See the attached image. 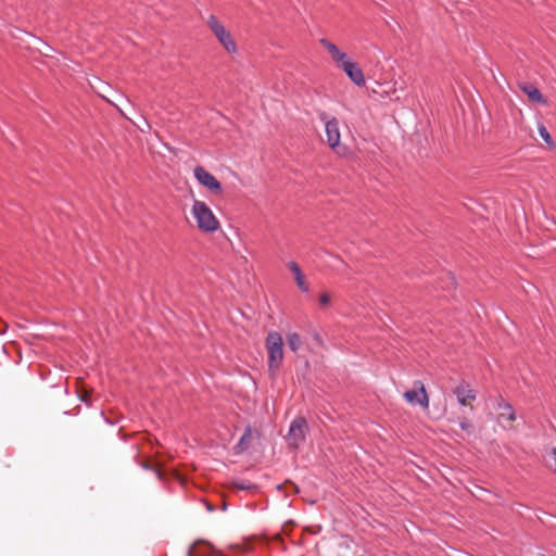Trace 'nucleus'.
Returning a JSON list of instances; mask_svg holds the SVG:
<instances>
[{"mask_svg":"<svg viewBox=\"0 0 556 556\" xmlns=\"http://www.w3.org/2000/svg\"><path fill=\"white\" fill-rule=\"evenodd\" d=\"M552 455H553V457H554V462H555V469H554V470H555V472H556V447H554V448L552 450Z\"/></svg>","mask_w":556,"mask_h":556,"instance_id":"20","label":"nucleus"},{"mask_svg":"<svg viewBox=\"0 0 556 556\" xmlns=\"http://www.w3.org/2000/svg\"><path fill=\"white\" fill-rule=\"evenodd\" d=\"M188 556H194V555L192 554V551H191V549H189V552H188Z\"/></svg>","mask_w":556,"mask_h":556,"instance_id":"23","label":"nucleus"},{"mask_svg":"<svg viewBox=\"0 0 556 556\" xmlns=\"http://www.w3.org/2000/svg\"><path fill=\"white\" fill-rule=\"evenodd\" d=\"M453 393L460 406H467L470 402H473L477 399V392L466 382H462L455 387Z\"/></svg>","mask_w":556,"mask_h":556,"instance_id":"9","label":"nucleus"},{"mask_svg":"<svg viewBox=\"0 0 556 556\" xmlns=\"http://www.w3.org/2000/svg\"><path fill=\"white\" fill-rule=\"evenodd\" d=\"M192 215L198 227L206 232H213L219 227V223L206 203L195 200L192 205Z\"/></svg>","mask_w":556,"mask_h":556,"instance_id":"2","label":"nucleus"},{"mask_svg":"<svg viewBox=\"0 0 556 556\" xmlns=\"http://www.w3.org/2000/svg\"><path fill=\"white\" fill-rule=\"evenodd\" d=\"M340 70L343 71L345 75L351 79V81L355 84L357 87L365 86V76L363 70L361 68L357 62L352 60L348 64H343V66Z\"/></svg>","mask_w":556,"mask_h":556,"instance_id":"8","label":"nucleus"},{"mask_svg":"<svg viewBox=\"0 0 556 556\" xmlns=\"http://www.w3.org/2000/svg\"><path fill=\"white\" fill-rule=\"evenodd\" d=\"M325 128L327 142L332 149H334L336 147L339 146L341 139L338 119L333 117L331 119L326 121Z\"/></svg>","mask_w":556,"mask_h":556,"instance_id":"10","label":"nucleus"},{"mask_svg":"<svg viewBox=\"0 0 556 556\" xmlns=\"http://www.w3.org/2000/svg\"><path fill=\"white\" fill-rule=\"evenodd\" d=\"M458 425L463 431H466L467 433H471L473 431L472 425L469 422V420L465 417L459 418Z\"/></svg>","mask_w":556,"mask_h":556,"instance_id":"17","label":"nucleus"},{"mask_svg":"<svg viewBox=\"0 0 556 556\" xmlns=\"http://www.w3.org/2000/svg\"><path fill=\"white\" fill-rule=\"evenodd\" d=\"M250 437V429L248 428L244 434L240 438L238 446H240L242 450L247 447V441Z\"/></svg>","mask_w":556,"mask_h":556,"instance_id":"18","label":"nucleus"},{"mask_svg":"<svg viewBox=\"0 0 556 556\" xmlns=\"http://www.w3.org/2000/svg\"><path fill=\"white\" fill-rule=\"evenodd\" d=\"M448 280H450V285L451 286H454L455 285V278L453 276H450L448 277Z\"/></svg>","mask_w":556,"mask_h":556,"instance_id":"21","label":"nucleus"},{"mask_svg":"<svg viewBox=\"0 0 556 556\" xmlns=\"http://www.w3.org/2000/svg\"><path fill=\"white\" fill-rule=\"evenodd\" d=\"M319 42L329 52L331 60L338 68H341L343 64H348L352 61V59L345 52L341 51L333 42L327 38H321Z\"/></svg>","mask_w":556,"mask_h":556,"instance_id":"7","label":"nucleus"},{"mask_svg":"<svg viewBox=\"0 0 556 556\" xmlns=\"http://www.w3.org/2000/svg\"><path fill=\"white\" fill-rule=\"evenodd\" d=\"M206 507H207V510H210V511H213V510H214V507H213L212 505H210V504H207V506H206Z\"/></svg>","mask_w":556,"mask_h":556,"instance_id":"22","label":"nucleus"},{"mask_svg":"<svg viewBox=\"0 0 556 556\" xmlns=\"http://www.w3.org/2000/svg\"><path fill=\"white\" fill-rule=\"evenodd\" d=\"M319 302L323 306H327L330 303V296L327 293H323L319 296Z\"/></svg>","mask_w":556,"mask_h":556,"instance_id":"19","label":"nucleus"},{"mask_svg":"<svg viewBox=\"0 0 556 556\" xmlns=\"http://www.w3.org/2000/svg\"><path fill=\"white\" fill-rule=\"evenodd\" d=\"M539 134L547 144H553L552 137L544 125H539Z\"/></svg>","mask_w":556,"mask_h":556,"instance_id":"16","label":"nucleus"},{"mask_svg":"<svg viewBox=\"0 0 556 556\" xmlns=\"http://www.w3.org/2000/svg\"><path fill=\"white\" fill-rule=\"evenodd\" d=\"M404 399L412 405H420L424 408L429 406V397L425 386L420 381L415 382V387L412 390H407L404 393Z\"/></svg>","mask_w":556,"mask_h":556,"instance_id":"6","label":"nucleus"},{"mask_svg":"<svg viewBox=\"0 0 556 556\" xmlns=\"http://www.w3.org/2000/svg\"><path fill=\"white\" fill-rule=\"evenodd\" d=\"M521 90L529 97V99L536 103H545V99L541 91L531 84H525L521 86Z\"/></svg>","mask_w":556,"mask_h":556,"instance_id":"13","label":"nucleus"},{"mask_svg":"<svg viewBox=\"0 0 556 556\" xmlns=\"http://www.w3.org/2000/svg\"><path fill=\"white\" fill-rule=\"evenodd\" d=\"M232 485H233L235 489L241 490V491H255V490H257V485L255 483H252V482L245 481V480H235L232 482Z\"/></svg>","mask_w":556,"mask_h":556,"instance_id":"15","label":"nucleus"},{"mask_svg":"<svg viewBox=\"0 0 556 556\" xmlns=\"http://www.w3.org/2000/svg\"><path fill=\"white\" fill-rule=\"evenodd\" d=\"M287 343L292 352H298L302 345V340L296 332H292L287 336Z\"/></svg>","mask_w":556,"mask_h":556,"instance_id":"14","label":"nucleus"},{"mask_svg":"<svg viewBox=\"0 0 556 556\" xmlns=\"http://www.w3.org/2000/svg\"><path fill=\"white\" fill-rule=\"evenodd\" d=\"M307 428L306 419L296 417L290 424L287 434V441L290 446L298 448L305 441V430Z\"/></svg>","mask_w":556,"mask_h":556,"instance_id":"4","label":"nucleus"},{"mask_svg":"<svg viewBox=\"0 0 556 556\" xmlns=\"http://www.w3.org/2000/svg\"><path fill=\"white\" fill-rule=\"evenodd\" d=\"M207 24L219 41V43L223 46V48L228 53H236L237 52V45L231 36V34L225 28V26L216 18V16L211 15L208 17Z\"/></svg>","mask_w":556,"mask_h":556,"instance_id":"3","label":"nucleus"},{"mask_svg":"<svg viewBox=\"0 0 556 556\" xmlns=\"http://www.w3.org/2000/svg\"><path fill=\"white\" fill-rule=\"evenodd\" d=\"M194 178L198 180V182L205 188H207L213 193H220L222 192V185L220 182L204 167L197 166L193 170Z\"/></svg>","mask_w":556,"mask_h":556,"instance_id":"5","label":"nucleus"},{"mask_svg":"<svg viewBox=\"0 0 556 556\" xmlns=\"http://www.w3.org/2000/svg\"><path fill=\"white\" fill-rule=\"evenodd\" d=\"M495 409L500 412L498 417L502 420H506L509 424L516 420V414L513 406L504 399L500 397L496 400Z\"/></svg>","mask_w":556,"mask_h":556,"instance_id":"11","label":"nucleus"},{"mask_svg":"<svg viewBox=\"0 0 556 556\" xmlns=\"http://www.w3.org/2000/svg\"><path fill=\"white\" fill-rule=\"evenodd\" d=\"M288 266H289V269L293 273L296 285L300 288V290L302 292H307L308 286L306 285V282L304 280V275H303L300 266L295 262H290Z\"/></svg>","mask_w":556,"mask_h":556,"instance_id":"12","label":"nucleus"},{"mask_svg":"<svg viewBox=\"0 0 556 556\" xmlns=\"http://www.w3.org/2000/svg\"><path fill=\"white\" fill-rule=\"evenodd\" d=\"M265 344L268 353V369L275 375L283 359L282 336L277 331H270L266 337Z\"/></svg>","mask_w":556,"mask_h":556,"instance_id":"1","label":"nucleus"}]
</instances>
